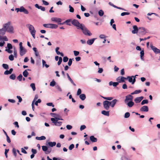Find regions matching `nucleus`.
<instances>
[{
  "label": "nucleus",
  "instance_id": "f257e3e1",
  "mask_svg": "<svg viewBox=\"0 0 160 160\" xmlns=\"http://www.w3.org/2000/svg\"><path fill=\"white\" fill-rule=\"evenodd\" d=\"M118 101V100L116 99H114L111 101L105 100L103 102V107L105 109L108 110L109 109L110 106L113 108Z\"/></svg>",
  "mask_w": 160,
  "mask_h": 160
},
{
  "label": "nucleus",
  "instance_id": "f03ea898",
  "mask_svg": "<svg viewBox=\"0 0 160 160\" xmlns=\"http://www.w3.org/2000/svg\"><path fill=\"white\" fill-rule=\"evenodd\" d=\"M3 27L5 28L6 31L11 33H14L13 27L11 25L10 22H9L3 25Z\"/></svg>",
  "mask_w": 160,
  "mask_h": 160
},
{
  "label": "nucleus",
  "instance_id": "7ed1b4c3",
  "mask_svg": "<svg viewBox=\"0 0 160 160\" xmlns=\"http://www.w3.org/2000/svg\"><path fill=\"white\" fill-rule=\"evenodd\" d=\"M82 31L83 33L85 35L91 36L92 35V33L90 32L86 28L84 24L81 25L80 28Z\"/></svg>",
  "mask_w": 160,
  "mask_h": 160
},
{
  "label": "nucleus",
  "instance_id": "20e7f679",
  "mask_svg": "<svg viewBox=\"0 0 160 160\" xmlns=\"http://www.w3.org/2000/svg\"><path fill=\"white\" fill-rule=\"evenodd\" d=\"M147 32V30L145 28L139 27L138 35L140 37L145 35Z\"/></svg>",
  "mask_w": 160,
  "mask_h": 160
},
{
  "label": "nucleus",
  "instance_id": "39448f33",
  "mask_svg": "<svg viewBox=\"0 0 160 160\" xmlns=\"http://www.w3.org/2000/svg\"><path fill=\"white\" fill-rule=\"evenodd\" d=\"M43 26L45 28H57L58 27V26L56 24H43Z\"/></svg>",
  "mask_w": 160,
  "mask_h": 160
},
{
  "label": "nucleus",
  "instance_id": "423d86ee",
  "mask_svg": "<svg viewBox=\"0 0 160 160\" xmlns=\"http://www.w3.org/2000/svg\"><path fill=\"white\" fill-rule=\"evenodd\" d=\"M48 146L46 145L43 146L42 147V150L45 152V153L46 154H49L51 151V149L49 148Z\"/></svg>",
  "mask_w": 160,
  "mask_h": 160
},
{
  "label": "nucleus",
  "instance_id": "0eeeda50",
  "mask_svg": "<svg viewBox=\"0 0 160 160\" xmlns=\"http://www.w3.org/2000/svg\"><path fill=\"white\" fill-rule=\"evenodd\" d=\"M72 23L73 25L77 27L78 29H79L81 25L82 24L80 23L78 20L76 19H73L72 21Z\"/></svg>",
  "mask_w": 160,
  "mask_h": 160
},
{
  "label": "nucleus",
  "instance_id": "6e6552de",
  "mask_svg": "<svg viewBox=\"0 0 160 160\" xmlns=\"http://www.w3.org/2000/svg\"><path fill=\"white\" fill-rule=\"evenodd\" d=\"M51 120L52 122L54 123L55 126H60L61 125L62 122H58L56 119H53V118H52L51 119Z\"/></svg>",
  "mask_w": 160,
  "mask_h": 160
},
{
  "label": "nucleus",
  "instance_id": "1a4fd4ad",
  "mask_svg": "<svg viewBox=\"0 0 160 160\" xmlns=\"http://www.w3.org/2000/svg\"><path fill=\"white\" fill-rule=\"evenodd\" d=\"M126 78V79H128L129 82L131 83L132 84H134L136 81V79L134 78V76H128Z\"/></svg>",
  "mask_w": 160,
  "mask_h": 160
},
{
  "label": "nucleus",
  "instance_id": "9d476101",
  "mask_svg": "<svg viewBox=\"0 0 160 160\" xmlns=\"http://www.w3.org/2000/svg\"><path fill=\"white\" fill-rule=\"evenodd\" d=\"M133 98V96L131 95H128L126 96L125 99L124 100L125 103H126L129 101H132Z\"/></svg>",
  "mask_w": 160,
  "mask_h": 160
},
{
  "label": "nucleus",
  "instance_id": "9b49d317",
  "mask_svg": "<svg viewBox=\"0 0 160 160\" xmlns=\"http://www.w3.org/2000/svg\"><path fill=\"white\" fill-rule=\"evenodd\" d=\"M150 47L153 52L156 54L160 53V50L155 46L152 45H150Z\"/></svg>",
  "mask_w": 160,
  "mask_h": 160
},
{
  "label": "nucleus",
  "instance_id": "f8f14e48",
  "mask_svg": "<svg viewBox=\"0 0 160 160\" xmlns=\"http://www.w3.org/2000/svg\"><path fill=\"white\" fill-rule=\"evenodd\" d=\"M133 30L132 31V32L133 34L136 33L138 35L139 28L136 25H134L133 26Z\"/></svg>",
  "mask_w": 160,
  "mask_h": 160
},
{
  "label": "nucleus",
  "instance_id": "ddd939ff",
  "mask_svg": "<svg viewBox=\"0 0 160 160\" xmlns=\"http://www.w3.org/2000/svg\"><path fill=\"white\" fill-rule=\"evenodd\" d=\"M126 79V78L123 76L118 77L117 78L116 80L118 82V83H120L125 82L124 80Z\"/></svg>",
  "mask_w": 160,
  "mask_h": 160
},
{
  "label": "nucleus",
  "instance_id": "4468645a",
  "mask_svg": "<svg viewBox=\"0 0 160 160\" xmlns=\"http://www.w3.org/2000/svg\"><path fill=\"white\" fill-rule=\"evenodd\" d=\"M26 26L27 28H28L30 33H31L33 31H36V30H35L34 27L32 25L29 24H27L26 25Z\"/></svg>",
  "mask_w": 160,
  "mask_h": 160
},
{
  "label": "nucleus",
  "instance_id": "2eb2a0df",
  "mask_svg": "<svg viewBox=\"0 0 160 160\" xmlns=\"http://www.w3.org/2000/svg\"><path fill=\"white\" fill-rule=\"evenodd\" d=\"M19 12H23L25 14H28L29 13L28 11L25 9L23 6L19 8Z\"/></svg>",
  "mask_w": 160,
  "mask_h": 160
},
{
  "label": "nucleus",
  "instance_id": "dca6fc26",
  "mask_svg": "<svg viewBox=\"0 0 160 160\" xmlns=\"http://www.w3.org/2000/svg\"><path fill=\"white\" fill-rule=\"evenodd\" d=\"M56 143L55 142H46V145L47 146H49L52 147L56 145Z\"/></svg>",
  "mask_w": 160,
  "mask_h": 160
},
{
  "label": "nucleus",
  "instance_id": "f3484780",
  "mask_svg": "<svg viewBox=\"0 0 160 160\" xmlns=\"http://www.w3.org/2000/svg\"><path fill=\"white\" fill-rule=\"evenodd\" d=\"M51 20L52 21L54 22L58 23L61 22L62 21V20L61 19L56 17H52L51 18Z\"/></svg>",
  "mask_w": 160,
  "mask_h": 160
},
{
  "label": "nucleus",
  "instance_id": "a211bd4d",
  "mask_svg": "<svg viewBox=\"0 0 160 160\" xmlns=\"http://www.w3.org/2000/svg\"><path fill=\"white\" fill-rule=\"evenodd\" d=\"M27 52L26 50L23 47L22 48H20V54L21 56L24 55Z\"/></svg>",
  "mask_w": 160,
  "mask_h": 160
},
{
  "label": "nucleus",
  "instance_id": "6ab92c4d",
  "mask_svg": "<svg viewBox=\"0 0 160 160\" xmlns=\"http://www.w3.org/2000/svg\"><path fill=\"white\" fill-rule=\"evenodd\" d=\"M148 110V107L147 106H144L140 108V111L141 112H147Z\"/></svg>",
  "mask_w": 160,
  "mask_h": 160
},
{
  "label": "nucleus",
  "instance_id": "aec40b11",
  "mask_svg": "<svg viewBox=\"0 0 160 160\" xmlns=\"http://www.w3.org/2000/svg\"><path fill=\"white\" fill-rule=\"evenodd\" d=\"M96 39V38H93L92 39H89L87 42V44L89 45H92L93 43Z\"/></svg>",
  "mask_w": 160,
  "mask_h": 160
},
{
  "label": "nucleus",
  "instance_id": "412c9836",
  "mask_svg": "<svg viewBox=\"0 0 160 160\" xmlns=\"http://www.w3.org/2000/svg\"><path fill=\"white\" fill-rule=\"evenodd\" d=\"M35 6L36 8L40 9L42 11H44L45 10V8L44 7L41 6H39L38 4H35Z\"/></svg>",
  "mask_w": 160,
  "mask_h": 160
},
{
  "label": "nucleus",
  "instance_id": "4be33fe9",
  "mask_svg": "<svg viewBox=\"0 0 160 160\" xmlns=\"http://www.w3.org/2000/svg\"><path fill=\"white\" fill-rule=\"evenodd\" d=\"M126 104L129 108H131L133 106L134 103L132 101H131L128 102Z\"/></svg>",
  "mask_w": 160,
  "mask_h": 160
},
{
  "label": "nucleus",
  "instance_id": "5701e85b",
  "mask_svg": "<svg viewBox=\"0 0 160 160\" xmlns=\"http://www.w3.org/2000/svg\"><path fill=\"white\" fill-rule=\"evenodd\" d=\"M90 139L92 142H96L97 141V139L93 136H91L90 137Z\"/></svg>",
  "mask_w": 160,
  "mask_h": 160
},
{
  "label": "nucleus",
  "instance_id": "b1692460",
  "mask_svg": "<svg viewBox=\"0 0 160 160\" xmlns=\"http://www.w3.org/2000/svg\"><path fill=\"white\" fill-rule=\"evenodd\" d=\"M6 32V31L5 29L3 27L2 28L0 29V35L2 36L4 35Z\"/></svg>",
  "mask_w": 160,
  "mask_h": 160
},
{
  "label": "nucleus",
  "instance_id": "393cba45",
  "mask_svg": "<svg viewBox=\"0 0 160 160\" xmlns=\"http://www.w3.org/2000/svg\"><path fill=\"white\" fill-rule=\"evenodd\" d=\"M46 139V138L44 136H42L40 137H36V139L38 140H44Z\"/></svg>",
  "mask_w": 160,
  "mask_h": 160
},
{
  "label": "nucleus",
  "instance_id": "a878e982",
  "mask_svg": "<svg viewBox=\"0 0 160 160\" xmlns=\"http://www.w3.org/2000/svg\"><path fill=\"white\" fill-rule=\"evenodd\" d=\"M101 113L104 115L109 116V111H107L105 110H103L101 112Z\"/></svg>",
  "mask_w": 160,
  "mask_h": 160
},
{
  "label": "nucleus",
  "instance_id": "bb28decb",
  "mask_svg": "<svg viewBox=\"0 0 160 160\" xmlns=\"http://www.w3.org/2000/svg\"><path fill=\"white\" fill-rule=\"evenodd\" d=\"M79 98L82 101H83L86 98V95L84 94H81L79 96Z\"/></svg>",
  "mask_w": 160,
  "mask_h": 160
},
{
  "label": "nucleus",
  "instance_id": "cd10ccee",
  "mask_svg": "<svg viewBox=\"0 0 160 160\" xmlns=\"http://www.w3.org/2000/svg\"><path fill=\"white\" fill-rule=\"evenodd\" d=\"M140 54L141 59L142 60L144 61V59L143 58V56H144V50H142L140 52Z\"/></svg>",
  "mask_w": 160,
  "mask_h": 160
},
{
  "label": "nucleus",
  "instance_id": "c85d7f7f",
  "mask_svg": "<svg viewBox=\"0 0 160 160\" xmlns=\"http://www.w3.org/2000/svg\"><path fill=\"white\" fill-rule=\"evenodd\" d=\"M2 40H3L5 41H8V39L6 36L2 37V36L0 35V41H1Z\"/></svg>",
  "mask_w": 160,
  "mask_h": 160
},
{
  "label": "nucleus",
  "instance_id": "c756f323",
  "mask_svg": "<svg viewBox=\"0 0 160 160\" xmlns=\"http://www.w3.org/2000/svg\"><path fill=\"white\" fill-rule=\"evenodd\" d=\"M42 64L43 67L45 66L46 68H48L49 67V65L46 64V62L45 60H42Z\"/></svg>",
  "mask_w": 160,
  "mask_h": 160
},
{
  "label": "nucleus",
  "instance_id": "7c9ffc66",
  "mask_svg": "<svg viewBox=\"0 0 160 160\" xmlns=\"http://www.w3.org/2000/svg\"><path fill=\"white\" fill-rule=\"evenodd\" d=\"M28 72L27 71V70H25L22 73L23 75L25 77H27L28 76Z\"/></svg>",
  "mask_w": 160,
  "mask_h": 160
},
{
  "label": "nucleus",
  "instance_id": "2f4dec72",
  "mask_svg": "<svg viewBox=\"0 0 160 160\" xmlns=\"http://www.w3.org/2000/svg\"><path fill=\"white\" fill-rule=\"evenodd\" d=\"M32 49H33V50L34 51V52H35V56H36L37 57H38V56H39V53L37 50L36 48L34 47V48H33Z\"/></svg>",
  "mask_w": 160,
  "mask_h": 160
},
{
  "label": "nucleus",
  "instance_id": "473e14b6",
  "mask_svg": "<svg viewBox=\"0 0 160 160\" xmlns=\"http://www.w3.org/2000/svg\"><path fill=\"white\" fill-rule=\"evenodd\" d=\"M112 6L114 8H117V9H119L122 10H123L124 11H127V10L126 9H125L124 8H121V7H117V6H115V5H113Z\"/></svg>",
  "mask_w": 160,
  "mask_h": 160
},
{
  "label": "nucleus",
  "instance_id": "72a5a7b5",
  "mask_svg": "<svg viewBox=\"0 0 160 160\" xmlns=\"http://www.w3.org/2000/svg\"><path fill=\"white\" fill-rule=\"evenodd\" d=\"M98 13L99 15L101 17L103 16L104 13L103 11L102 10H99Z\"/></svg>",
  "mask_w": 160,
  "mask_h": 160
},
{
  "label": "nucleus",
  "instance_id": "f704fd0d",
  "mask_svg": "<svg viewBox=\"0 0 160 160\" xmlns=\"http://www.w3.org/2000/svg\"><path fill=\"white\" fill-rule=\"evenodd\" d=\"M30 86L32 88L33 91H35L36 90V88L35 86V84L34 83H32L31 84Z\"/></svg>",
  "mask_w": 160,
  "mask_h": 160
},
{
  "label": "nucleus",
  "instance_id": "c9c22d12",
  "mask_svg": "<svg viewBox=\"0 0 160 160\" xmlns=\"http://www.w3.org/2000/svg\"><path fill=\"white\" fill-rule=\"evenodd\" d=\"M56 84V82L53 80L50 83V85L52 87H54Z\"/></svg>",
  "mask_w": 160,
  "mask_h": 160
},
{
  "label": "nucleus",
  "instance_id": "e433bc0d",
  "mask_svg": "<svg viewBox=\"0 0 160 160\" xmlns=\"http://www.w3.org/2000/svg\"><path fill=\"white\" fill-rule=\"evenodd\" d=\"M69 11L71 12H74V9L70 5H69Z\"/></svg>",
  "mask_w": 160,
  "mask_h": 160
},
{
  "label": "nucleus",
  "instance_id": "4c0bfd02",
  "mask_svg": "<svg viewBox=\"0 0 160 160\" xmlns=\"http://www.w3.org/2000/svg\"><path fill=\"white\" fill-rule=\"evenodd\" d=\"M148 103V101L147 99H144L142 101L141 103L142 105H143L145 104H147Z\"/></svg>",
  "mask_w": 160,
  "mask_h": 160
},
{
  "label": "nucleus",
  "instance_id": "58836bf2",
  "mask_svg": "<svg viewBox=\"0 0 160 160\" xmlns=\"http://www.w3.org/2000/svg\"><path fill=\"white\" fill-rule=\"evenodd\" d=\"M71 21V19H68V20H66V21H65V23H66V24L68 25L69 26H71V24L70 23V22Z\"/></svg>",
  "mask_w": 160,
  "mask_h": 160
},
{
  "label": "nucleus",
  "instance_id": "ea45409f",
  "mask_svg": "<svg viewBox=\"0 0 160 160\" xmlns=\"http://www.w3.org/2000/svg\"><path fill=\"white\" fill-rule=\"evenodd\" d=\"M3 68L6 69H8V65L6 64H2Z\"/></svg>",
  "mask_w": 160,
  "mask_h": 160
},
{
  "label": "nucleus",
  "instance_id": "a19ab883",
  "mask_svg": "<svg viewBox=\"0 0 160 160\" xmlns=\"http://www.w3.org/2000/svg\"><path fill=\"white\" fill-rule=\"evenodd\" d=\"M130 116V113L129 112H127L125 113L124 116V117L125 118H128Z\"/></svg>",
  "mask_w": 160,
  "mask_h": 160
},
{
  "label": "nucleus",
  "instance_id": "79ce46f5",
  "mask_svg": "<svg viewBox=\"0 0 160 160\" xmlns=\"http://www.w3.org/2000/svg\"><path fill=\"white\" fill-rule=\"evenodd\" d=\"M134 101L137 103H138L141 101L138 97L134 99Z\"/></svg>",
  "mask_w": 160,
  "mask_h": 160
},
{
  "label": "nucleus",
  "instance_id": "37998d69",
  "mask_svg": "<svg viewBox=\"0 0 160 160\" xmlns=\"http://www.w3.org/2000/svg\"><path fill=\"white\" fill-rule=\"evenodd\" d=\"M16 78V76L15 74H12L10 76L9 78L12 80H14Z\"/></svg>",
  "mask_w": 160,
  "mask_h": 160
},
{
  "label": "nucleus",
  "instance_id": "c03bdc74",
  "mask_svg": "<svg viewBox=\"0 0 160 160\" xmlns=\"http://www.w3.org/2000/svg\"><path fill=\"white\" fill-rule=\"evenodd\" d=\"M53 119H55L57 120V121L59 120H63V119L59 115V116H56L55 118H53Z\"/></svg>",
  "mask_w": 160,
  "mask_h": 160
},
{
  "label": "nucleus",
  "instance_id": "a18cd8bd",
  "mask_svg": "<svg viewBox=\"0 0 160 160\" xmlns=\"http://www.w3.org/2000/svg\"><path fill=\"white\" fill-rule=\"evenodd\" d=\"M130 14V13L129 12H123L121 14V16H123L125 15H129Z\"/></svg>",
  "mask_w": 160,
  "mask_h": 160
},
{
  "label": "nucleus",
  "instance_id": "49530a36",
  "mask_svg": "<svg viewBox=\"0 0 160 160\" xmlns=\"http://www.w3.org/2000/svg\"><path fill=\"white\" fill-rule=\"evenodd\" d=\"M59 49V48L58 47H57L55 49L56 52L58 55H60V54H61V53L58 51V50Z\"/></svg>",
  "mask_w": 160,
  "mask_h": 160
},
{
  "label": "nucleus",
  "instance_id": "de8ad7c7",
  "mask_svg": "<svg viewBox=\"0 0 160 160\" xmlns=\"http://www.w3.org/2000/svg\"><path fill=\"white\" fill-rule=\"evenodd\" d=\"M50 115L52 117L55 118L56 116H59V115L55 113H51Z\"/></svg>",
  "mask_w": 160,
  "mask_h": 160
},
{
  "label": "nucleus",
  "instance_id": "09e8293b",
  "mask_svg": "<svg viewBox=\"0 0 160 160\" xmlns=\"http://www.w3.org/2000/svg\"><path fill=\"white\" fill-rule=\"evenodd\" d=\"M68 80L71 82L74 86H76V84L72 80V79L70 77L68 78Z\"/></svg>",
  "mask_w": 160,
  "mask_h": 160
},
{
  "label": "nucleus",
  "instance_id": "8fccbe9b",
  "mask_svg": "<svg viewBox=\"0 0 160 160\" xmlns=\"http://www.w3.org/2000/svg\"><path fill=\"white\" fill-rule=\"evenodd\" d=\"M22 75L21 74H20L17 77V79L19 81H21L22 80Z\"/></svg>",
  "mask_w": 160,
  "mask_h": 160
},
{
  "label": "nucleus",
  "instance_id": "3c124183",
  "mask_svg": "<svg viewBox=\"0 0 160 160\" xmlns=\"http://www.w3.org/2000/svg\"><path fill=\"white\" fill-rule=\"evenodd\" d=\"M9 59L10 61H13V60L14 58V56L12 54H11L9 55Z\"/></svg>",
  "mask_w": 160,
  "mask_h": 160
},
{
  "label": "nucleus",
  "instance_id": "603ef678",
  "mask_svg": "<svg viewBox=\"0 0 160 160\" xmlns=\"http://www.w3.org/2000/svg\"><path fill=\"white\" fill-rule=\"evenodd\" d=\"M62 58L61 57H59V61L58 62V65H59L61 64V63L62 62Z\"/></svg>",
  "mask_w": 160,
  "mask_h": 160
},
{
  "label": "nucleus",
  "instance_id": "864d4df0",
  "mask_svg": "<svg viewBox=\"0 0 160 160\" xmlns=\"http://www.w3.org/2000/svg\"><path fill=\"white\" fill-rule=\"evenodd\" d=\"M16 150L15 148H13L12 149V152L14 155L16 157L17 156Z\"/></svg>",
  "mask_w": 160,
  "mask_h": 160
},
{
  "label": "nucleus",
  "instance_id": "5fc2aeb1",
  "mask_svg": "<svg viewBox=\"0 0 160 160\" xmlns=\"http://www.w3.org/2000/svg\"><path fill=\"white\" fill-rule=\"evenodd\" d=\"M82 92V91L81 89L79 88L77 91V95L78 96L80 95Z\"/></svg>",
  "mask_w": 160,
  "mask_h": 160
},
{
  "label": "nucleus",
  "instance_id": "6e6d98bb",
  "mask_svg": "<svg viewBox=\"0 0 160 160\" xmlns=\"http://www.w3.org/2000/svg\"><path fill=\"white\" fill-rule=\"evenodd\" d=\"M7 47L8 48V49H11L12 48V46L11 44L10 43H8Z\"/></svg>",
  "mask_w": 160,
  "mask_h": 160
},
{
  "label": "nucleus",
  "instance_id": "4d7b16f0",
  "mask_svg": "<svg viewBox=\"0 0 160 160\" xmlns=\"http://www.w3.org/2000/svg\"><path fill=\"white\" fill-rule=\"evenodd\" d=\"M36 32V31H33L31 33V35H32L33 38L34 39H35V35Z\"/></svg>",
  "mask_w": 160,
  "mask_h": 160
},
{
  "label": "nucleus",
  "instance_id": "13d9d810",
  "mask_svg": "<svg viewBox=\"0 0 160 160\" xmlns=\"http://www.w3.org/2000/svg\"><path fill=\"white\" fill-rule=\"evenodd\" d=\"M73 59H69V61L68 63V65L69 66H70L72 64V60H73Z\"/></svg>",
  "mask_w": 160,
  "mask_h": 160
},
{
  "label": "nucleus",
  "instance_id": "bf43d9fd",
  "mask_svg": "<svg viewBox=\"0 0 160 160\" xmlns=\"http://www.w3.org/2000/svg\"><path fill=\"white\" fill-rule=\"evenodd\" d=\"M46 105L48 106H52V107H54V105L52 103V102L47 103H46Z\"/></svg>",
  "mask_w": 160,
  "mask_h": 160
},
{
  "label": "nucleus",
  "instance_id": "052dcab7",
  "mask_svg": "<svg viewBox=\"0 0 160 160\" xmlns=\"http://www.w3.org/2000/svg\"><path fill=\"white\" fill-rule=\"evenodd\" d=\"M74 145L73 144H71L69 147V149L70 150H72L73 148H74Z\"/></svg>",
  "mask_w": 160,
  "mask_h": 160
},
{
  "label": "nucleus",
  "instance_id": "680f3d73",
  "mask_svg": "<svg viewBox=\"0 0 160 160\" xmlns=\"http://www.w3.org/2000/svg\"><path fill=\"white\" fill-rule=\"evenodd\" d=\"M73 53L75 56H78L79 54V52L78 51H74Z\"/></svg>",
  "mask_w": 160,
  "mask_h": 160
},
{
  "label": "nucleus",
  "instance_id": "e2e57ef3",
  "mask_svg": "<svg viewBox=\"0 0 160 160\" xmlns=\"http://www.w3.org/2000/svg\"><path fill=\"white\" fill-rule=\"evenodd\" d=\"M68 60V58L67 57H64L63 58V62H66Z\"/></svg>",
  "mask_w": 160,
  "mask_h": 160
},
{
  "label": "nucleus",
  "instance_id": "0e129e2a",
  "mask_svg": "<svg viewBox=\"0 0 160 160\" xmlns=\"http://www.w3.org/2000/svg\"><path fill=\"white\" fill-rule=\"evenodd\" d=\"M86 128V126L85 125H81L80 128V130L82 131Z\"/></svg>",
  "mask_w": 160,
  "mask_h": 160
},
{
  "label": "nucleus",
  "instance_id": "69168bd1",
  "mask_svg": "<svg viewBox=\"0 0 160 160\" xmlns=\"http://www.w3.org/2000/svg\"><path fill=\"white\" fill-rule=\"evenodd\" d=\"M17 98L18 99V102H21L22 101V99L21 97L19 96H17Z\"/></svg>",
  "mask_w": 160,
  "mask_h": 160
},
{
  "label": "nucleus",
  "instance_id": "338daca9",
  "mask_svg": "<svg viewBox=\"0 0 160 160\" xmlns=\"http://www.w3.org/2000/svg\"><path fill=\"white\" fill-rule=\"evenodd\" d=\"M42 2L43 4L45 5H48L49 4V3L48 2L45 1L44 0H42Z\"/></svg>",
  "mask_w": 160,
  "mask_h": 160
},
{
  "label": "nucleus",
  "instance_id": "774afa93",
  "mask_svg": "<svg viewBox=\"0 0 160 160\" xmlns=\"http://www.w3.org/2000/svg\"><path fill=\"white\" fill-rule=\"evenodd\" d=\"M103 71V69L102 68H99L98 72L99 73H102Z\"/></svg>",
  "mask_w": 160,
  "mask_h": 160
}]
</instances>
